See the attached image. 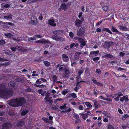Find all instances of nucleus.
<instances>
[{"label": "nucleus", "instance_id": "nucleus-1", "mask_svg": "<svg viewBox=\"0 0 129 129\" xmlns=\"http://www.w3.org/2000/svg\"><path fill=\"white\" fill-rule=\"evenodd\" d=\"M26 102V100L25 98L19 97L11 99L9 100L8 104L11 106L18 107L24 105Z\"/></svg>", "mask_w": 129, "mask_h": 129}, {"label": "nucleus", "instance_id": "nucleus-2", "mask_svg": "<svg viewBox=\"0 0 129 129\" xmlns=\"http://www.w3.org/2000/svg\"><path fill=\"white\" fill-rule=\"evenodd\" d=\"M64 31L62 30L59 29L53 31V35L52 36V39L55 40L58 42H63L65 41V39L59 36L61 33H63Z\"/></svg>", "mask_w": 129, "mask_h": 129}, {"label": "nucleus", "instance_id": "nucleus-3", "mask_svg": "<svg viewBox=\"0 0 129 129\" xmlns=\"http://www.w3.org/2000/svg\"><path fill=\"white\" fill-rule=\"evenodd\" d=\"M13 91L11 90H8L5 85L1 84L0 85V96H3L5 94L12 95Z\"/></svg>", "mask_w": 129, "mask_h": 129}, {"label": "nucleus", "instance_id": "nucleus-4", "mask_svg": "<svg viewBox=\"0 0 129 129\" xmlns=\"http://www.w3.org/2000/svg\"><path fill=\"white\" fill-rule=\"evenodd\" d=\"M45 97L44 98V102L46 104L49 103L50 104H52L53 101L51 99L52 97L50 96V93L49 91H47L45 94Z\"/></svg>", "mask_w": 129, "mask_h": 129}, {"label": "nucleus", "instance_id": "nucleus-5", "mask_svg": "<svg viewBox=\"0 0 129 129\" xmlns=\"http://www.w3.org/2000/svg\"><path fill=\"white\" fill-rule=\"evenodd\" d=\"M85 29L84 27H81L79 29L77 30V35L78 36H81L84 34Z\"/></svg>", "mask_w": 129, "mask_h": 129}, {"label": "nucleus", "instance_id": "nucleus-6", "mask_svg": "<svg viewBox=\"0 0 129 129\" xmlns=\"http://www.w3.org/2000/svg\"><path fill=\"white\" fill-rule=\"evenodd\" d=\"M12 126L11 123L6 122L2 125V129H9L12 127Z\"/></svg>", "mask_w": 129, "mask_h": 129}, {"label": "nucleus", "instance_id": "nucleus-7", "mask_svg": "<svg viewBox=\"0 0 129 129\" xmlns=\"http://www.w3.org/2000/svg\"><path fill=\"white\" fill-rule=\"evenodd\" d=\"M92 101L94 103L95 109H97L101 106V105L100 104L99 100L96 99H94L92 100Z\"/></svg>", "mask_w": 129, "mask_h": 129}, {"label": "nucleus", "instance_id": "nucleus-8", "mask_svg": "<svg viewBox=\"0 0 129 129\" xmlns=\"http://www.w3.org/2000/svg\"><path fill=\"white\" fill-rule=\"evenodd\" d=\"M113 43V42L112 41L105 42L103 45L104 47V48L108 49L110 48L111 45Z\"/></svg>", "mask_w": 129, "mask_h": 129}, {"label": "nucleus", "instance_id": "nucleus-9", "mask_svg": "<svg viewBox=\"0 0 129 129\" xmlns=\"http://www.w3.org/2000/svg\"><path fill=\"white\" fill-rule=\"evenodd\" d=\"M64 73L63 74V75L64 77H68L69 75L70 74V70L66 68H65L64 69Z\"/></svg>", "mask_w": 129, "mask_h": 129}, {"label": "nucleus", "instance_id": "nucleus-10", "mask_svg": "<svg viewBox=\"0 0 129 129\" xmlns=\"http://www.w3.org/2000/svg\"><path fill=\"white\" fill-rule=\"evenodd\" d=\"M15 83L14 81H10L9 84V88L12 90L16 88L15 85Z\"/></svg>", "mask_w": 129, "mask_h": 129}, {"label": "nucleus", "instance_id": "nucleus-11", "mask_svg": "<svg viewBox=\"0 0 129 129\" xmlns=\"http://www.w3.org/2000/svg\"><path fill=\"white\" fill-rule=\"evenodd\" d=\"M82 22L81 20L77 18L75 22V25L77 27H80L81 26Z\"/></svg>", "mask_w": 129, "mask_h": 129}, {"label": "nucleus", "instance_id": "nucleus-12", "mask_svg": "<svg viewBox=\"0 0 129 129\" xmlns=\"http://www.w3.org/2000/svg\"><path fill=\"white\" fill-rule=\"evenodd\" d=\"M55 22V21L54 19H49L47 22V23L48 24L50 25L53 26H55L56 25Z\"/></svg>", "mask_w": 129, "mask_h": 129}, {"label": "nucleus", "instance_id": "nucleus-13", "mask_svg": "<svg viewBox=\"0 0 129 129\" xmlns=\"http://www.w3.org/2000/svg\"><path fill=\"white\" fill-rule=\"evenodd\" d=\"M81 54V53L80 52L75 53L74 56V61H76L79 60L80 55Z\"/></svg>", "mask_w": 129, "mask_h": 129}, {"label": "nucleus", "instance_id": "nucleus-14", "mask_svg": "<svg viewBox=\"0 0 129 129\" xmlns=\"http://www.w3.org/2000/svg\"><path fill=\"white\" fill-rule=\"evenodd\" d=\"M129 100L128 99V96L127 95H125L122 97L120 98V101L121 102H123L124 101L125 102H127Z\"/></svg>", "mask_w": 129, "mask_h": 129}, {"label": "nucleus", "instance_id": "nucleus-15", "mask_svg": "<svg viewBox=\"0 0 129 129\" xmlns=\"http://www.w3.org/2000/svg\"><path fill=\"white\" fill-rule=\"evenodd\" d=\"M63 61L65 62H68L69 60L68 56L65 54H63L62 55Z\"/></svg>", "mask_w": 129, "mask_h": 129}, {"label": "nucleus", "instance_id": "nucleus-16", "mask_svg": "<svg viewBox=\"0 0 129 129\" xmlns=\"http://www.w3.org/2000/svg\"><path fill=\"white\" fill-rule=\"evenodd\" d=\"M30 20L33 23L34 25H36L37 23V20L35 16L32 17L31 18Z\"/></svg>", "mask_w": 129, "mask_h": 129}, {"label": "nucleus", "instance_id": "nucleus-17", "mask_svg": "<svg viewBox=\"0 0 129 129\" xmlns=\"http://www.w3.org/2000/svg\"><path fill=\"white\" fill-rule=\"evenodd\" d=\"M92 81L94 84H95L98 86H102L103 85V84L102 83L98 82L94 78L92 80Z\"/></svg>", "mask_w": 129, "mask_h": 129}, {"label": "nucleus", "instance_id": "nucleus-18", "mask_svg": "<svg viewBox=\"0 0 129 129\" xmlns=\"http://www.w3.org/2000/svg\"><path fill=\"white\" fill-rule=\"evenodd\" d=\"M24 124V121L23 120H21L17 122L16 125L17 127H22Z\"/></svg>", "mask_w": 129, "mask_h": 129}, {"label": "nucleus", "instance_id": "nucleus-19", "mask_svg": "<svg viewBox=\"0 0 129 129\" xmlns=\"http://www.w3.org/2000/svg\"><path fill=\"white\" fill-rule=\"evenodd\" d=\"M118 28L120 30L126 31L127 30V28L126 27L125 25L123 26L122 25H119L118 26Z\"/></svg>", "mask_w": 129, "mask_h": 129}, {"label": "nucleus", "instance_id": "nucleus-20", "mask_svg": "<svg viewBox=\"0 0 129 129\" xmlns=\"http://www.w3.org/2000/svg\"><path fill=\"white\" fill-rule=\"evenodd\" d=\"M62 9L64 11H66L68 9V7L65 3L62 4L61 5Z\"/></svg>", "mask_w": 129, "mask_h": 129}, {"label": "nucleus", "instance_id": "nucleus-21", "mask_svg": "<svg viewBox=\"0 0 129 129\" xmlns=\"http://www.w3.org/2000/svg\"><path fill=\"white\" fill-rule=\"evenodd\" d=\"M79 42L80 43V46L81 47H83L85 46L86 43L84 40L83 39H82Z\"/></svg>", "mask_w": 129, "mask_h": 129}, {"label": "nucleus", "instance_id": "nucleus-22", "mask_svg": "<svg viewBox=\"0 0 129 129\" xmlns=\"http://www.w3.org/2000/svg\"><path fill=\"white\" fill-rule=\"evenodd\" d=\"M36 42L38 43H43L45 44L47 43H48V41L46 40L45 39H43L42 40L37 41H36Z\"/></svg>", "mask_w": 129, "mask_h": 129}, {"label": "nucleus", "instance_id": "nucleus-23", "mask_svg": "<svg viewBox=\"0 0 129 129\" xmlns=\"http://www.w3.org/2000/svg\"><path fill=\"white\" fill-rule=\"evenodd\" d=\"M12 15L11 14H9L8 15L5 16H4V18L6 19L9 20L12 18Z\"/></svg>", "mask_w": 129, "mask_h": 129}, {"label": "nucleus", "instance_id": "nucleus-24", "mask_svg": "<svg viewBox=\"0 0 129 129\" xmlns=\"http://www.w3.org/2000/svg\"><path fill=\"white\" fill-rule=\"evenodd\" d=\"M113 56L111 54L109 53V54H106L104 56H103V58H112Z\"/></svg>", "mask_w": 129, "mask_h": 129}, {"label": "nucleus", "instance_id": "nucleus-25", "mask_svg": "<svg viewBox=\"0 0 129 129\" xmlns=\"http://www.w3.org/2000/svg\"><path fill=\"white\" fill-rule=\"evenodd\" d=\"M103 31H106L107 32L109 33L110 34H112V32L108 28H104L102 29Z\"/></svg>", "mask_w": 129, "mask_h": 129}, {"label": "nucleus", "instance_id": "nucleus-26", "mask_svg": "<svg viewBox=\"0 0 129 129\" xmlns=\"http://www.w3.org/2000/svg\"><path fill=\"white\" fill-rule=\"evenodd\" d=\"M81 116L82 118L84 120H85L87 118L88 116V114H84L82 113L81 114Z\"/></svg>", "mask_w": 129, "mask_h": 129}, {"label": "nucleus", "instance_id": "nucleus-27", "mask_svg": "<svg viewBox=\"0 0 129 129\" xmlns=\"http://www.w3.org/2000/svg\"><path fill=\"white\" fill-rule=\"evenodd\" d=\"M102 113L105 116L109 117L110 116V114L108 112L106 111H103L102 112Z\"/></svg>", "mask_w": 129, "mask_h": 129}, {"label": "nucleus", "instance_id": "nucleus-28", "mask_svg": "<svg viewBox=\"0 0 129 129\" xmlns=\"http://www.w3.org/2000/svg\"><path fill=\"white\" fill-rule=\"evenodd\" d=\"M43 63L46 67H49L50 65V63L47 61H43Z\"/></svg>", "mask_w": 129, "mask_h": 129}, {"label": "nucleus", "instance_id": "nucleus-29", "mask_svg": "<svg viewBox=\"0 0 129 129\" xmlns=\"http://www.w3.org/2000/svg\"><path fill=\"white\" fill-rule=\"evenodd\" d=\"M42 120L45 122L50 123L49 119L47 118L43 117L42 118Z\"/></svg>", "mask_w": 129, "mask_h": 129}, {"label": "nucleus", "instance_id": "nucleus-30", "mask_svg": "<svg viewBox=\"0 0 129 129\" xmlns=\"http://www.w3.org/2000/svg\"><path fill=\"white\" fill-rule=\"evenodd\" d=\"M57 79V77L56 75H54L52 76V80L54 84L55 83Z\"/></svg>", "mask_w": 129, "mask_h": 129}, {"label": "nucleus", "instance_id": "nucleus-31", "mask_svg": "<svg viewBox=\"0 0 129 129\" xmlns=\"http://www.w3.org/2000/svg\"><path fill=\"white\" fill-rule=\"evenodd\" d=\"M28 112V110H26L22 111L21 113V116H24L26 115Z\"/></svg>", "mask_w": 129, "mask_h": 129}, {"label": "nucleus", "instance_id": "nucleus-32", "mask_svg": "<svg viewBox=\"0 0 129 129\" xmlns=\"http://www.w3.org/2000/svg\"><path fill=\"white\" fill-rule=\"evenodd\" d=\"M111 30L113 32L117 33L119 32V31L113 26H112L111 28Z\"/></svg>", "mask_w": 129, "mask_h": 129}, {"label": "nucleus", "instance_id": "nucleus-33", "mask_svg": "<svg viewBox=\"0 0 129 129\" xmlns=\"http://www.w3.org/2000/svg\"><path fill=\"white\" fill-rule=\"evenodd\" d=\"M15 80L17 82H22L23 81V80L18 77H17L16 78Z\"/></svg>", "mask_w": 129, "mask_h": 129}, {"label": "nucleus", "instance_id": "nucleus-34", "mask_svg": "<svg viewBox=\"0 0 129 129\" xmlns=\"http://www.w3.org/2000/svg\"><path fill=\"white\" fill-rule=\"evenodd\" d=\"M68 92L67 89H64L61 92V93L64 95H65Z\"/></svg>", "mask_w": 129, "mask_h": 129}, {"label": "nucleus", "instance_id": "nucleus-35", "mask_svg": "<svg viewBox=\"0 0 129 129\" xmlns=\"http://www.w3.org/2000/svg\"><path fill=\"white\" fill-rule=\"evenodd\" d=\"M128 115L126 114H124L122 116V119L123 120H125L128 117Z\"/></svg>", "mask_w": 129, "mask_h": 129}, {"label": "nucleus", "instance_id": "nucleus-36", "mask_svg": "<svg viewBox=\"0 0 129 129\" xmlns=\"http://www.w3.org/2000/svg\"><path fill=\"white\" fill-rule=\"evenodd\" d=\"M67 104L66 103H63V105L60 106V108L61 110H63L65 109V108L66 107Z\"/></svg>", "mask_w": 129, "mask_h": 129}, {"label": "nucleus", "instance_id": "nucleus-37", "mask_svg": "<svg viewBox=\"0 0 129 129\" xmlns=\"http://www.w3.org/2000/svg\"><path fill=\"white\" fill-rule=\"evenodd\" d=\"M5 35L7 37L11 38L12 37V34L10 33H6L5 34Z\"/></svg>", "mask_w": 129, "mask_h": 129}, {"label": "nucleus", "instance_id": "nucleus-38", "mask_svg": "<svg viewBox=\"0 0 129 129\" xmlns=\"http://www.w3.org/2000/svg\"><path fill=\"white\" fill-rule=\"evenodd\" d=\"M85 105L87 107L91 108L92 107V106L91 104L89 102H86L85 103Z\"/></svg>", "mask_w": 129, "mask_h": 129}, {"label": "nucleus", "instance_id": "nucleus-39", "mask_svg": "<svg viewBox=\"0 0 129 129\" xmlns=\"http://www.w3.org/2000/svg\"><path fill=\"white\" fill-rule=\"evenodd\" d=\"M70 96H72L73 98H76L77 97L76 94L74 93H72L71 94H70Z\"/></svg>", "mask_w": 129, "mask_h": 129}, {"label": "nucleus", "instance_id": "nucleus-40", "mask_svg": "<svg viewBox=\"0 0 129 129\" xmlns=\"http://www.w3.org/2000/svg\"><path fill=\"white\" fill-rule=\"evenodd\" d=\"M24 90L26 92H30L31 91V89L30 88L28 87L27 88L24 89Z\"/></svg>", "mask_w": 129, "mask_h": 129}, {"label": "nucleus", "instance_id": "nucleus-41", "mask_svg": "<svg viewBox=\"0 0 129 129\" xmlns=\"http://www.w3.org/2000/svg\"><path fill=\"white\" fill-rule=\"evenodd\" d=\"M5 41L4 40H0V45H3L5 44Z\"/></svg>", "mask_w": 129, "mask_h": 129}, {"label": "nucleus", "instance_id": "nucleus-42", "mask_svg": "<svg viewBox=\"0 0 129 129\" xmlns=\"http://www.w3.org/2000/svg\"><path fill=\"white\" fill-rule=\"evenodd\" d=\"M99 51L98 50H97L93 51V53L92 54H93V55L95 54V55H94V56H96L98 54H99Z\"/></svg>", "mask_w": 129, "mask_h": 129}, {"label": "nucleus", "instance_id": "nucleus-43", "mask_svg": "<svg viewBox=\"0 0 129 129\" xmlns=\"http://www.w3.org/2000/svg\"><path fill=\"white\" fill-rule=\"evenodd\" d=\"M63 65H61L59 68V71L62 72V71L63 70L64 68L63 67H62Z\"/></svg>", "mask_w": 129, "mask_h": 129}, {"label": "nucleus", "instance_id": "nucleus-44", "mask_svg": "<svg viewBox=\"0 0 129 129\" xmlns=\"http://www.w3.org/2000/svg\"><path fill=\"white\" fill-rule=\"evenodd\" d=\"M107 129H114V127L110 124H109L108 126Z\"/></svg>", "mask_w": 129, "mask_h": 129}, {"label": "nucleus", "instance_id": "nucleus-45", "mask_svg": "<svg viewBox=\"0 0 129 129\" xmlns=\"http://www.w3.org/2000/svg\"><path fill=\"white\" fill-rule=\"evenodd\" d=\"M96 91L98 92L99 90H98L97 89H96V90L94 91L93 93V94L95 95V96L96 97H97L98 94V93Z\"/></svg>", "mask_w": 129, "mask_h": 129}, {"label": "nucleus", "instance_id": "nucleus-46", "mask_svg": "<svg viewBox=\"0 0 129 129\" xmlns=\"http://www.w3.org/2000/svg\"><path fill=\"white\" fill-rule=\"evenodd\" d=\"M100 57H94L93 59V60L94 61H98L100 59Z\"/></svg>", "mask_w": 129, "mask_h": 129}, {"label": "nucleus", "instance_id": "nucleus-47", "mask_svg": "<svg viewBox=\"0 0 129 129\" xmlns=\"http://www.w3.org/2000/svg\"><path fill=\"white\" fill-rule=\"evenodd\" d=\"M103 9L104 11H107L108 10V6H104L103 7Z\"/></svg>", "mask_w": 129, "mask_h": 129}, {"label": "nucleus", "instance_id": "nucleus-48", "mask_svg": "<svg viewBox=\"0 0 129 129\" xmlns=\"http://www.w3.org/2000/svg\"><path fill=\"white\" fill-rule=\"evenodd\" d=\"M79 87H79L78 86H76L74 89V90L76 92H78V90L80 89Z\"/></svg>", "mask_w": 129, "mask_h": 129}, {"label": "nucleus", "instance_id": "nucleus-49", "mask_svg": "<svg viewBox=\"0 0 129 129\" xmlns=\"http://www.w3.org/2000/svg\"><path fill=\"white\" fill-rule=\"evenodd\" d=\"M83 71L82 70H79L78 72V75H81L83 73Z\"/></svg>", "mask_w": 129, "mask_h": 129}, {"label": "nucleus", "instance_id": "nucleus-50", "mask_svg": "<svg viewBox=\"0 0 129 129\" xmlns=\"http://www.w3.org/2000/svg\"><path fill=\"white\" fill-rule=\"evenodd\" d=\"M69 36L72 39H73L74 37V34L72 32H70L69 34Z\"/></svg>", "mask_w": 129, "mask_h": 129}, {"label": "nucleus", "instance_id": "nucleus-51", "mask_svg": "<svg viewBox=\"0 0 129 129\" xmlns=\"http://www.w3.org/2000/svg\"><path fill=\"white\" fill-rule=\"evenodd\" d=\"M36 37L37 38H40L42 37V36L38 34H36L35 35V36L34 37Z\"/></svg>", "mask_w": 129, "mask_h": 129}, {"label": "nucleus", "instance_id": "nucleus-52", "mask_svg": "<svg viewBox=\"0 0 129 129\" xmlns=\"http://www.w3.org/2000/svg\"><path fill=\"white\" fill-rule=\"evenodd\" d=\"M81 121V120L79 119V118L76 119V120L75 121V122L76 123H78L79 122H80Z\"/></svg>", "mask_w": 129, "mask_h": 129}, {"label": "nucleus", "instance_id": "nucleus-53", "mask_svg": "<svg viewBox=\"0 0 129 129\" xmlns=\"http://www.w3.org/2000/svg\"><path fill=\"white\" fill-rule=\"evenodd\" d=\"M40 79H38L36 81V83L38 84H41L42 83V82L40 81Z\"/></svg>", "mask_w": 129, "mask_h": 129}, {"label": "nucleus", "instance_id": "nucleus-54", "mask_svg": "<svg viewBox=\"0 0 129 129\" xmlns=\"http://www.w3.org/2000/svg\"><path fill=\"white\" fill-rule=\"evenodd\" d=\"M96 73L99 74H100L101 73V70L99 69H97L96 70Z\"/></svg>", "mask_w": 129, "mask_h": 129}, {"label": "nucleus", "instance_id": "nucleus-55", "mask_svg": "<svg viewBox=\"0 0 129 129\" xmlns=\"http://www.w3.org/2000/svg\"><path fill=\"white\" fill-rule=\"evenodd\" d=\"M5 114L4 111H0V116H3Z\"/></svg>", "mask_w": 129, "mask_h": 129}, {"label": "nucleus", "instance_id": "nucleus-56", "mask_svg": "<svg viewBox=\"0 0 129 129\" xmlns=\"http://www.w3.org/2000/svg\"><path fill=\"white\" fill-rule=\"evenodd\" d=\"M7 59L0 57V61H7Z\"/></svg>", "mask_w": 129, "mask_h": 129}, {"label": "nucleus", "instance_id": "nucleus-57", "mask_svg": "<svg viewBox=\"0 0 129 129\" xmlns=\"http://www.w3.org/2000/svg\"><path fill=\"white\" fill-rule=\"evenodd\" d=\"M125 54L124 52H120L119 53V55L120 56L123 57L124 56Z\"/></svg>", "mask_w": 129, "mask_h": 129}, {"label": "nucleus", "instance_id": "nucleus-58", "mask_svg": "<svg viewBox=\"0 0 129 129\" xmlns=\"http://www.w3.org/2000/svg\"><path fill=\"white\" fill-rule=\"evenodd\" d=\"M42 61L41 58H40L39 59H37L35 60L34 61L36 62H40Z\"/></svg>", "mask_w": 129, "mask_h": 129}, {"label": "nucleus", "instance_id": "nucleus-59", "mask_svg": "<svg viewBox=\"0 0 129 129\" xmlns=\"http://www.w3.org/2000/svg\"><path fill=\"white\" fill-rule=\"evenodd\" d=\"M7 25H8L11 26H13L14 25V24L11 22H7Z\"/></svg>", "mask_w": 129, "mask_h": 129}, {"label": "nucleus", "instance_id": "nucleus-60", "mask_svg": "<svg viewBox=\"0 0 129 129\" xmlns=\"http://www.w3.org/2000/svg\"><path fill=\"white\" fill-rule=\"evenodd\" d=\"M78 80H77V82L76 83V86H78L79 87H80V88L81 87L80 86V83L79 82H78Z\"/></svg>", "mask_w": 129, "mask_h": 129}, {"label": "nucleus", "instance_id": "nucleus-61", "mask_svg": "<svg viewBox=\"0 0 129 129\" xmlns=\"http://www.w3.org/2000/svg\"><path fill=\"white\" fill-rule=\"evenodd\" d=\"M51 109L53 110H56L58 109V108L56 106H52L51 107Z\"/></svg>", "mask_w": 129, "mask_h": 129}, {"label": "nucleus", "instance_id": "nucleus-62", "mask_svg": "<svg viewBox=\"0 0 129 129\" xmlns=\"http://www.w3.org/2000/svg\"><path fill=\"white\" fill-rule=\"evenodd\" d=\"M79 109L80 110H82L83 109V108L81 105H80L78 107Z\"/></svg>", "mask_w": 129, "mask_h": 129}, {"label": "nucleus", "instance_id": "nucleus-63", "mask_svg": "<svg viewBox=\"0 0 129 129\" xmlns=\"http://www.w3.org/2000/svg\"><path fill=\"white\" fill-rule=\"evenodd\" d=\"M11 49L12 51H15L17 50V48L16 47H13L11 48Z\"/></svg>", "mask_w": 129, "mask_h": 129}, {"label": "nucleus", "instance_id": "nucleus-64", "mask_svg": "<svg viewBox=\"0 0 129 129\" xmlns=\"http://www.w3.org/2000/svg\"><path fill=\"white\" fill-rule=\"evenodd\" d=\"M74 117L76 119L79 118V115L78 114H77L76 113H74Z\"/></svg>", "mask_w": 129, "mask_h": 129}]
</instances>
